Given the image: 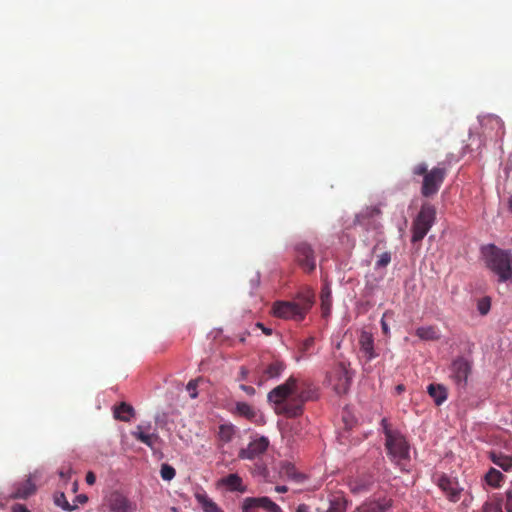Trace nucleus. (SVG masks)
<instances>
[{"label":"nucleus","mask_w":512,"mask_h":512,"mask_svg":"<svg viewBox=\"0 0 512 512\" xmlns=\"http://www.w3.org/2000/svg\"><path fill=\"white\" fill-rule=\"evenodd\" d=\"M308 399L309 393L302 389L299 378L293 375L273 388L267 395V400L273 405L274 412L286 418L301 416Z\"/></svg>","instance_id":"1"},{"label":"nucleus","mask_w":512,"mask_h":512,"mask_svg":"<svg viewBox=\"0 0 512 512\" xmlns=\"http://www.w3.org/2000/svg\"><path fill=\"white\" fill-rule=\"evenodd\" d=\"M314 304V294L310 290L298 293L290 301H276L272 306L275 317L283 320L301 322Z\"/></svg>","instance_id":"2"},{"label":"nucleus","mask_w":512,"mask_h":512,"mask_svg":"<svg viewBox=\"0 0 512 512\" xmlns=\"http://www.w3.org/2000/svg\"><path fill=\"white\" fill-rule=\"evenodd\" d=\"M486 267L491 270L500 283H512V252L488 244L481 248Z\"/></svg>","instance_id":"3"},{"label":"nucleus","mask_w":512,"mask_h":512,"mask_svg":"<svg viewBox=\"0 0 512 512\" xmlns=\"http://www.w3.org/2000/svg\"><path fill=\"white\" fill-rule=\"evenodd\" d=\"M411 172L414 177L421 176L423 178L420 189L421 195L430 198L439 192L447 176L448 168L444 162H440L429 170L427 163L420 162L413 166Z\"/></svg>","instance_id":"4"},{"label":"nucleus","mask_w":512,"mask_h":512,"mask_svg":"<svg viewBox=\"0 0 512 512\" xmlns=\"http://www.w3.org/2000/svg\"><path fill=\"white\" fill-rule=\"evenodd\" d=\"M381 424L386 438L385 446L393 461L400 464L402 461L408 460L409 445L405 437L399 432L390 429L387 419L383 418Z\"/></svg>","instance_id":"5"},{"label":"nucleus","mask_w":512,"mask_h":512,"mask_svg":"<svg viewBox=\"0 0 512 512\" xmlns=\"http://www.w3.org/2000/svg\"><path fill=\"white\" fill-rule=\"evenodd\" d=\"M436 220V208L425 202L421 205L420 211L412 222L413 243L420 242L427 235Z\"/></svg>","instance_id":"6"},{"label":"nucleus","mask_w":512,"mask_h":512,"mask_svg":"<svg viewBox=\"0 0 512 512\" xmlns=\"http://www.w3.org/2000/svg\"><path fill=\"white\" fill-rule=\"evenodd\" d=\"M327 380L329 385L338 395L347 393L352 380L349 364L345 362L337 363L328 373Z\"/></svg>","instance_id":"7"},{"label":"nucleus","mask_w":512,"mask_h":512,"mask_svg":"<svg viewBox=\"0 0 512 512\" xmlns=\"http://www.w3.org/2000/svg\"><path fill=\"white\" fill-rule=\"evenodd\" d=\"M449 371L450 378L454 383L459 388H464L472 371V362L463 356H459L452 361Z\"/></svg>","instance_id":"8"},{"label":"nucleus","mask_w":512,"mask_h":512,"mask_svg":"<svg viewBox=\"0 0 512 512\" xmlns=\"http://www.w3.org/2000/svg\"><path fill=\"white\" fill-rule=\"evenodd\" d=\"M285 369V362L278 358L273 359L269 363H262L256 380L257 385L261 386L268 380L280 377Z\"/></svg>","instance_id":"9"},{"label":"nucleus","mask_w":512,"mask_h":512,"mask_svg":"<svg viewBox=\"0 0 512 512\" xmlns=\"http://www.w3.org/2000/svg\"><path fill=\"white\" fill-rule=\"evenodd\" d=\"M295 258L305 272L310 273L315 270L316 259L314 251L308 243L301 242L295 246Z\"/></svg>","instance_id":"10"},{"label":"nucleus","mask_w":512,"mask_h":512,"mask_svg":"<svg viewBox=\"0 0 512 512\" xmlns=\"http://www.w3.org/2000/svg\"><path fill=\"white\" fill-rule=\"evenodd\" d=\"M269 444L267 437L260 436L252 440L246 448L240 449L238 457L243 460H255L267 451Z\"/></svg>","instance_id":"11"},{"label":"nucleus","mask_w":512,"mask_h":512,"mask_svg":"<svg viewBox=\"0 0 512 512\" xmlns=\"http://www.w3.org/2000/svg\"><path fill=\"white\" fill-rule=\"evenodd\" d=\"M381 210L379 207H368L356 216V222L368 229L377 230L381 227L379 219Z\"/></svg>","instance_id":"12"},{"label":"nucleus","mask_w":512,"mask_h":512,"mask_svg":"<svg viewBox=\"0 0 512 512\" xmlns=\"http://www.w3.org/2000/svg\"><path fill=\"white\" fill-rule=\"evenodd\" d=\"M438 487L445 493L446 497L451 502H457L462 493V488L459 486V483L446 475H441L438 478Z\"/></svg>","instance_id":"13"},{"label":"nucleus","mask_w":512,"mask_h":512,"mask_svg":"<svg viewBox=\"0 0 512 512\" xmlns=\"http://www.w3.org/2000/svg\"><path fill=\"white\" fill-rule=\"evenodd\" d=\"M108 506L111 512H133L135 504L119 492H113L108 498Z\"/></svg>","instance_id":"14"},{"label":"nucleus","mask_w":512,"mask_h":512,"mask_svg":"<svg viewBox=\"0 0 512 512\" xmlns=\"http://www.w3.org/2000/svg\"><path fill=\"white\" fill-rule=\"evenodd\" d=\"M360 351L366 358V361H371L377 357L374 349V339L371 333L362 331L359 337Z\"/></svg>","instance_id":"15"},{"label":"nucleus","mask_w":512,"mask_h":512,"mask_svg":"<svg viewBox=\"0 0 512 512\" xmlns=\"http://www.w3.org/2000/svg\"><path fill=\"white\" fill-rule=\"evenodd\" d=\"M392 507V499L383 498L378 501L363 503L355 512H387Z\"/></svg>","instance_id":"16"},{"label":"nucleus","mask_w":512,"mask_h":512,"mask_svg":"<svg viewBox=\"0 0 512 512\" xmlns=\"http://www.w3.org/2000/svg\"><path fill=\"white\" fill-rule=\"evenodd\" d=\"M36 491L35 484L30 478L15 484V491L11 494L13 499H26Z\"/></svg>","instance_id":"17"},{"label":"nucleus","mask_w":512,"mask_h":512,"mask_svg":"<svg viewBox=\"0 0 512 512\" xmlns=\"http://www.w3.org/2000/svg\"><path fill=\"white\" fill-rule=\"evenodd\" d=\"M219 484L225 486L229 491H237L240 493H244L246 491V487L243 485L242 478L238 474H229L226 477H223L219 480Z\"/></svg>","instance_id":"18"},{"label":"nucleus","mask_w":512,"mask_h":512,"mask_svg":"<svg viewBox=\"0 0 512 512\" xmlns=\"http://www.w3.org/2000/svg\"><path fill=\"white\" fill-rule=\"evenodd\" d=\"M427 392L433 398L435 404L440 406L447 399V389L440 384H430L427 387Z\"/></svg>","instance_id":"19"},{"label":"nucleus","mask_w":512,"mask_h":512,"mask_svg":"<svg viewBox=\"0 0 512 512\" xmlns=\"http://www.w3.org/2000/svg\"><path fill=\"white\" fill-rule=\"evenodd\" d=\"M233 413L249 421H253L257 417L256 409L246 402H237Z\"/></svg>","instance_id":"20"},{"label":"nucleus","mask_w":512,"mask_h":512,"mask_svg":"<svg viewBox=\"0 0 512 512\" xmlns=\"http://www.w3.org/2000/svg\"><path fill=\"white\" fill-rule=\"evenodd\" d=\"M415 334L424 341H436L440 339V331L433 325L418 327Z\"/></svg>","instance_id":"21"},{"label":"nucleus","mask_w":512,"mask_h":512,"mask_svg":"<svg viewBox=\"0 0 512 512\" xmlns=\"http://www.w3.org/2000/svg\"><path fill=\"white\" fill-rule=\"evenodd\" d=\"M113 413L116 419L128 422L134 416V408L126 402H121L114 407Z\"/></svg>","instance_id":"22"},{"label":"nucleus","mask_w":512,"mask_h":512,"mask_svg":"<svg viewBox=\"0 0 512 512\" xmlns=\"http://www.w3.org/2000/svg\"><path fill=\"white\" fill-rule=\"evenodd\" d=\"M236 434V427L231 423L221 424L218 429V440L222 444L231 442Z\"/></svg>","instance_id":"23"},{"label":"nucleus","mask_w":512,"mask_h":512,"mask_svg":"<svg viewBox=\"0 0 512 512\" xmlns=\"http://www.w3.org/2000/svg\"><path fill=\"white\" fill-rule=\"evenodd\" d=\"M197 502L201 505L204 512H223L222 509L205 493L195 494Z\"/></svg>","instance_id":"24"},{"label":"nucleus","mask_w":512,"mask_h":512,"mask_svg":"<svg viewBox=\"0 0 512 512\" xmlns=\"http://www.w3.org/2000/svg\"><path fill=\"white\" fill-rule=\"evenodd\" d=\"M134 436H135V438L137 440H139L140 442L144 443L145 445H147L151 449H154L155 444L159 440V436L157 434L145 433L144 431H142V427L141 426L137 427V431L134 432Z\"/></svg>","instance_id":"25"},{"label":"nucleus","mask_w":512,"mask_h":512,"mask_svg":"<svg viewBox=\"0 0 512 512\" xmlns=\"http://www.w3.org/2000/svg\"><path fill=\"white\" fill-rule=\"evenodd\" d=\"M489 457L495 465L501 467L504 471H508L512 468V457L510 456L492 451Z\"/></svg>","instance_id":"26"},{"label":"nucleus","mask_w":512,"mask_h":512,"mask_svg":"<svg viewBox=\"0 0 512 512\" xmlns=\"http://www.w3.org/2000/svg\"><path fill=\"white\" fill-rule=\"evenodd\" d=\"M347 501L341 494L333 495L329 500V507L326 512H346Z\"/></svg>","instance_id":"27"},{"label":"nucleus","mask_w":512,"mask_h":512,"mask_svg":"<svg viewBox=\"0 0 512 512\" xmlns=\"http://www.w3.org/2000/svg\"><path fill=\"white\" fill-rule=\"evenodd\" d=\"M256 501L258 507L264 509L267 512H283L281 507L273 502L269 497H256Z\"/></svg>","instance_id":"28"},{"label":"nucleus","mask_w":512,"mask_h":512,"mask_svg":"<svg viewBox=\"0 0 512 512\" xmlns=\"http://www.w3.org/2000/svg\"><path fill=\"white\" fill-rule=\"evenodd\" d=\"M315 345V338L313 336H310L303 340L299 346H298V352L300 354L299 357H297V361H299L300 358H307L311 355V350Z\"/></svg>","instance_id":"29"},{"label":"nucleus","mask_w":512,"mask_h":512,"mask_svg":"<svg viewBox=\"0 0 512 512\" xmlns=\"http://www.w3.org/2000/svg\"><path fill=\"white\" fill-rule=\"evenodd\" d=\"M483 125L484 126L490 125L491 127L495 128L496 135L504 134V123H503L502 119L497 115H489V116L485 117L483 120Z\"/></svg>","instance_id":"30"},{"label":"nucleus","mask_w":512,"mask_h":512,"mask_svg":"<svg viewBox=\"0 0 512 512\" xmlns=\"http://www.w3.org/2000/svg\"><path fill=\"white\" fill-rule=\"evenodd\" d=\"M371 485V481L369 480H361V479H354L350 481L349 487L352 493L354 494H361L363 492H366L369 490V487Z\"/></svg>","instance_id":"31"},{"label":"nucleus","mask_w":512,"mask_h":512,"mask_svg":"<svg viewBox=\"0 0 512 512\" xmlns=\"http://www.w3.org/2000/svg\"><path fill=\"white\" fill-rule=\"evenodd\" d=\"M321 298V308L323 311V315H327L330 312L331 308V290L328 286H325L321 290L320 294Z\"/></svg>","instance_id":"32"},{"label":"nucleus","mask_w":512,"mask_h":512,"mask_svg":"<svg viewBox=\"0 0 512 512\" xmlns=\"http://www.w3.org/2000/svg\"><path fill=\"white\" fill-rule=\"evenodd\" d=\"M485 480L488 485L492 487H499L501 481L503 480V474L495 468H490V470L485 475Z\"/></svg>","instance_id":"33"},{"label":"nucleus","mask_w":512,"mask_h":512,"mask_svg":"<svg viewBox=\"0 0 512 512\" xmlns=\"http://www.w3.org/2000/svg\"><path fill=\"white\" fill-rule=\"evenodd\" d=\"M256 502V497L245 498L241 505L242 512H258L259 507Z\"/></svg>","instance_id":"34"},{"label":"nucleus","mask_w":512,"mask_h":512,"mask_svg":"<svg viewBox=\"0 0 512 512\" xmlns=\"http://www.w3.org/2000/svg\"><path fill=\"white\" fill-rule=\"evenodd\" d=\"M55 504L59 507H61L65 511H73L76 506L71 505L67 499L64 493H60L58 495H55Z\"/></svg>","instance_id":"35"},{"label":"nucleus","mask_w":512,"mask_h":512,"mask_svg":"<svg viewBox=\"0 0 512 512\" xmlns=\"http://www.w3.org/2000/svg\"><path fill=\"white\" fill-rule=\"evenodd\" d=\"M160 475L163 480L170 481L175 477L176 471L171 465L162 464L161 469H160Z\"/></svg>","instance_id":"36"},{"label":"nucleus","mask_w":512,"mask_h":512,"mask_svg":"<svg viewBox=\"0 0 512 512\" xmlns=\"http://www.w3.org/2000/svg\"><path fill=\"white\" fill-rule=\"evenodd\" d=\"M483 512H503L502 503L500 501H491L485 503Z\"/></svg>","instance_id":"37"},{"label":"nucleus","mask_w":512,"mask_h":512,"mask_svg":"<svg viewBox=\"0 0 512 512\" xmlns=\"http://www.w3.org/2000/svg\"><path fill=\"white\" fill-rule=\"evenodd\" d=\"M391 262V253L384 252L379 255L378 260L376 261V268H384Z\"/></svg>","instance_id":"38"},{"label":"nucleus","mask_w":512,"mask_h":512,"mask_svg":"<svg viewBox=\"0 0 512 512\" xmlns=\"http://www.w3.org/2000/svg\"><path fill=\"white\" fill-rule=\"evenodd\" d=\"M490 299L488 297H484L478 302V311L481 315H486L490 310Z\"/></svg>","instance_id":"39"},{"label":"nucleus","mask_w":512,"mask_h":512,"mask_svg":"<svg viewBox=\"0 0 512 512\" xmlns=\"http://www.w3.org/2000/svg\"><path fill=\"white\" fill-rule=\"evenodd\" d=\"M197 385H198L197 380H190L186 386V389L189 392L190 397L193 399L198 396Z\"/></svg>","instance_id":"40"},{"label":"nucleus","mask_w":512,"mask_h":512,"mask_svg":"<svg viewBox=\"0 0 512 512\" xmlns=\"http://www.w3.org/2000/svg\"><path fill=\"white\" fill-rule=\"evenodd\" d=\"M505 509L507 512H512V492H506Z\"/></svg>","instance_id":"41"},{"label":"nucleus","mask_w":512,"mask_h":512,"mask_svg":"<svg viewBox=\"0 0 512 512\" xmlns=\"http://www.w3.org/2000/svg\"><path fill=\"white\" fill-rule=\"evenodd\" d=\"M296 512H320L319 509H312L307 504H300Z\"/></svg>","instance_id":"42"},{"label":"nucleus","mask_w":512,"mask_h":512,"mask_svg":"<svg viewBox=\"0 0 512 512\" xmlns=\"http://www.w3.org/2000/svg\"><path fill=\"white\" fill-rule=\"evenodd\" d=\"M12 512H30V510L23 504H14L11 508Z\"/></svg>","instance_id":"43"},{"label":"nucleus","mask_w":512,"mask_h":512,"mask_svg":"<svg viewBox=\"0 0 512 512\" xmlns=\"http://www.w3.org/2000/svg\"><path fill=\"white\" fill-rule=\"evenodd\" d=\"M85 480L88 485H93L96 482V476L92 471H89L86 474Z\"/></svg>","instance_id":"44"},{"label":"nucleus","mask_w":512,"mask_h":512,"mask_svg":"<svg viewBox=\"0 0 512 512\" xmlns=\"http://www.w3.org/2000/svg\"><path fill=\"white\" fill-rule=\"evenodd\" d=\"M240 389L250 396L255 394V389L252 386L242 384L240 385Z\"/></svg>","instance_id":"45"},{"label":"nucleus","mask_w":512,"mask_h":512,"mask_svg":"<svg viewBox=\"0 0 512 512\" xmlns=\"http://www.w3.org/2000/svg\"><path fill=\"white\" fill-rule=\"evenodd\" d=\"M71 474V469L68 468L67 470L61 469L59 472V475L61 478H69Z\"/></svg>","instance_id":"46"},{"label":"nucleus","mask_w":512,"mask_h":512,"mask_svg":"<svg viewBox=\"0 0 512 512\" xmlns=\"http://www.w3.org/2000/svg\"><path fill=\"white\" fill-rule=\"evenodd\" d=\"M381 327H382L383 333L385 335H388L389 334V327H388L387 323L384 321V318L381 319Z\"/></svg>","instance_id":"47"},{"label":"nucleus","mask_w":512,"mask_h":512,"mask_svg":"<svg viewBox=\"0 0 512 512\" xmlns=\"http://www.w3.org/2000/svg\"><path fill=\"white\" fill-rule=\"evenodd\" d=\"M275 491L278 493H286L288 491V487L284 485H277L275 487Z\"/></svg>","instance_id":"48"},{"label":"nucleus","mask_w":512,"mask_h":512,"mask_svg":"<svg viewBox=\"0 0 512 512\" xmlns=\"http://www.w3.org/2000/svg\"><path fill=\"white\" fill-rule=\"evenodd\" d=\"M405 391V386L403 384H399L395 387V392L397 394H401L402 392Z\"/></svg>","instance_id":"49"},{"label":"nucleus","mask_w":512,"mask_h":512,"mask_svg":"<svg viewBox=\"0 0 512 512\" xmlns=\"http://www.w3.org/2000/svg\"><path fill=\"white\" fill-rule=\"evenodd\" d=\"M262 331H263L266 335H271V334H272V329H270V328L263 327V328H262Z\"/></svg>","instance_id":"50"},{"label":"nucleus","mask_w":512,"mask_h":512,"mask_svg":"<svg viewBox=\"0 0 512 512\" xmlns=\"http://www.w3.org/2000/svg\"><path fill=\"white\" fill-rule=\"evenodd\" d=\"M78 498L82 501V502H85L87 500V497L86 496H78Z\"/></svg>","instance_id":"51"},{"label":"nucleus","mask_w":512,"mask_h":512,"mask_svg":"<svg viewBox=\"0 0 512 512\" xmlns=\"http://www.w3.org/2000/svg\"><path fill=\"white\" fill-rule=\"evenodd\" d=\"M255 326H256L257 328H260V329H262V328L264 327V325H263L262 323H260V322L256 323V325H255Z\"/></svg>","instance_id":"52"},{"label":"nucleus","mask_w":512,"mask_h":512,"mask_svg":"<svg viewBox=\"0 0 512 512\" xmlns=\"http://www.w3.org/2000/svg\"><path fill=\"white\" fill-rule=\"evenodd\" d=\"M509 207H510V210L512 211V196L509 199Z\"/></svg>","instance_id":"53"}]
</instances>
